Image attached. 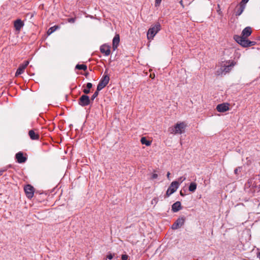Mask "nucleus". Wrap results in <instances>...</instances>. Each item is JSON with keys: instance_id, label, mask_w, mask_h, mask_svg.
<instances>
[{"instance_id": "f257e3e1", "label": "nucleus", "mask_w": 260, "mask_h": 260, "mask_svg": "<svg viewBox=\"0 0 260 260\" xmlns=\"http://www.w3.org/2000/svg\"><path fill=\"white\" fill-rule=\"evenodd\" d=\"M24 190L26 197L29 199H31L34 196L35 198L38 199V196L43 194L38 190L35 191L33 186L29 184L24 186Z\"/></svg>"}, {"instance_id": "f03ea898", "label": "nucleus", "mask_w": 260, "mask_h": 260, "mask_svg": "<svg viewBox=\"0 0 260 260\" xmlns=\"http://www.w3.org/2000/svg\"><path fill=\"white\" fill-rule=\"evenodd\" d=\"M234 39L237 43L243 48H247L256 44V42L255 41H251L248 38H241L237 35L234 36Z\"/></svg>"}, {"instance_id": "7ed1b4c3", "label": "nucleus", "mask_w": 260, "mask_h": 260, "mask_svg": "<svg viewBox=\"0 0 260 260\" xmlns=\"http://www.w3.org/2000/svg\"><path fill=\"white\" fill-rule=\"evenodd\" d=\"M161 29V26L159 22H156L154 25H151V26L148 29L147 32L148 40H153L156 34Z\"/></svg>"}, {"instance_id": "20e7f679", "label": "nucleus", "mask_w": 260, "mask_h": 260, "mask_svg": "<svg viewBox=\"0 0 260 260\" xmlns=\"http://www.w3.org/2000/svg\"><path fill=\"white\" fill-rule=\"evenodd\" d=\"M187 125L185 122H177L173 127L169 128L171 133L174 134H181L185 132V129Z\"/></svg>"}, {"instance_id": "39448f33", "label": "nucleus", "mask_w": 260, "mask_h": 260, "mask_svg": "<svg viewBox=\"0 0 260 260\" xmlns=\"http://www.w3.org/2000/svg\"><path fill=\"white\" fill-rule=\"evenodd\" d=\"M107 72V70H106L104 74L102 76L97 85L98 90H101L108 84L110 80V77Z\"/></svg>"}, {"instance_id": "423d86ee", "label": "nucleus", "mask_w": 260, "mask_h": 260, "mask_svg": "<svg viewBox=\"0 0 260 260\" xmlns=\"http://www.w3.org/2000/svg\"><path fill=\"white\" fill-rule=\"evenodd\" d=\"M180 184V183H179L178 181H173L169 186L166 194L164 195V198H167L174 193L179 187Z\"/></svg>"}, {"instance_id": "0eeeda50", "label": "nucleus", "mask_w": 260, "mask_h": 260, "mask_svg": "<svg viewBox=\"0 0 260 260\" xmlns=\"http://www.w3.org/2000/svg\"><path fill=\"white\" fill-rule=\"evenodd\" d=\"M236 64V62L234 60L226 61L225 63H224L220 68L221 74L225 75L226 73H229L232 69V68Z\"/></svg>"}, {"instance_id": "6e6552de", "label": "nucleus", "mask_w": 260, "mask_h": 260, "mask_svg": "<svg viewBox=\"0 0 260 260\" xmlns=\"http://www.w3.org/2000/svg\"><path fill=\"white\" fill-rule=\"evenodd\" d=\"M78 103L80 106L83 107L88 105H91L92 104L89 96L86 94H84L79 98L78 100Z\"/></svg>"}, {"instance_id": "1a4fd4ad", "label": "nucleus", "mask_w": 260, "mask_h": 260, "mask_svg": "<svg viewBox=\"0 0 260 260\" xmlns=\"http://www.w3.org/2000/svg\"><path fill=\"white\" fill-rule=\"evenodd\" d=\"M245 190L250 197H252L254 195L255 193L260 191V184H255L250 186L249 188H245Z\"/></svg>"}, {"instance_id": "9d476101", "label": "nucleus", "mask_w": 260, "mask_h": 260, "mask_svg": "<svg viewBox=\"0 0 260 260\" xmlns=\"http://www.w3.org/2000/svg\"><path fill=\"white\" fill-rule=\"evenodd\" d=\"M185 219L186 218L184 216L179 217L172 225V229L175 230L180 228L184 224Z\"/></svg>"}, {"instance_id": "9b49d317", "label": "nucleus", "mask_w": 260, "mask_h": 260, "mask_svg": "<svg viewBox=\"0 0 260 260\" xmlns=\"http://www.w3.org/2000/svg\"><path fill=\"white\" fill-rule=\"evenodd\" d=\"M28 135L31 140H40L39 130L37 128H33L29 130L28 132Z\"/></svg>"}, {"instance_id": "f8f14e48", "label": "nucleus", "mask_w": 260, "mask_h": 260, "mask_svg": "<svg viewBox=\"0 0 260 260\" xmlns=\"http://www.w3.org/2000/svg\"><path fill=\"white\" fill-rule=\"evenodd\" d=\"M16 161L19 164H23L25 162L27 159L26 156L24 155V153L22 151H19L15 154V156Z\"/></svg>"}, {"instance_id": "ddd939ff", "label": "nucleus", "mask_w": 260, "mask_h": 260, "mask_svg": "<svg viewBox=\"0 0 260 260\" xmlns=\"http://www.w3.org/2000/svg\"><path fill=\"white\" fill-rule=\"evenodd\" d=\"M230 104L228 103H223L218 104L216 106V110L220 113L225 112L230 110Z\"/></svg>"}, {"instance_id": "4468645a", "label": "nucleus", "mask_w": 260, "mask_h": 260, "mask_svg": "<svg viewBox=\"0 0 260 260\" xmlns=\"http://www.w3.org/2000/svg\"><path fill=\"white\" fill-rule=\"evenodd\" d=\"M28 64L29 61L28 60H25L23 63L20 64L15 73V76L17 77L19 75L22 74L24 72V70L28 65Z\"/></svg>"}, {"instance_id": "2eb2a0df", "label": "nucleus", "mask_w": 260, "mask_h": 260, "mask_svg": "<svg viewBox=\"0 0 260 260\" xmlns=\"http://www.w3.org/2000/svg\"><path fill=\"white\" fill-rule=\"evenodd\" d=\"M252 28L250 26H247L244 28L242 31L241 36L240 37L243 38H248L252 34Z\"/></svg>"}, {"instance_id": "dca6fc26", "label": "nucleus", "mask_w": 260, "mask_h": 260, "mask_svg": "<svg viewBox=\"0 0 260 260\" xmlns=\"http://www.w3.org/2000/svg\"><path fill=\"white\" fill-rule=\"evenodd\" d=\"M111 47L106 44L102 45L100 47V51L105 56H108L111 53Z\"/></svg>"}, {"instance_id": "f3484780", "label": "nucleus", "mask_w": 260, "mask_h": 260, "mask_svg": "<svg viewBox=\"0 0 260 260\" xmlns=\"http://www.w3.org/2000/svg\"><path fill=\"white\" fill-rule=\"evenodd\" d=\"M93 86V84L90 82H88L86 84H84L82 87V91L84 93V94L87 95L88 94L90 93V89L92 88Z\"/></svg>"}, {"instance_id": "a211bd4d", "label": "nucleus", "mask_w": 260, "mask_h": 260, "mask_svg": "<svg viewBox=\"0 0 260 260\" xmlns=\"http://www.w3.org/2000/svg\"><path fill=\"white\" fill-rule=\"evenodd\" d=\"M120 42V36L119 34H116L112 40V48L113 50H115Z\"/></svg>"}, {"instance_id": "6ab92c4d", "label": "nucleus", "mask_w": 260, "mask_h": 260, "mask_svg": "<svg viewBox=\"0 0 260 260\" xmlns=\"http://www.w3.org/2000/svg\"><path fill=\"white\" fill-rule=\"evenodd\" d=\"M246 7V5L243 4L240 2L238 6L236 7V11L235 13V15L236 16H239L242 14L243 12L244 11L245 8Z\"/></svg>"}, {"instance_id": "aec40b11", "label": "nucleus", "mask_w": 260, "mask_h": 260, "mask_svg": "<svg viewBox=\"0 0 260 260\" xmlns=\"http://www.w3.org/2000/svg\"><path fill=\"white\" fill-rule=\"evenodd\" d=\"M24 25V22L20 19H16L14 22V26L16 31H19Z\"/></svg>"}, {"instance_id": "412c9836", "label": "nucleus", "mask_w": 260, "mask_h": 260, "mask_svg": "<svg viewBox=\"0 0 260 260\" xmlns=\"http://www.w3.org/2000/svg\"><path fill=\"white\" fill-rule=\"evenodd\" d=\"M181 202L177 201L172 205V211L173 212H177L182 209Z\"/></svg>"}, {"instance_id": "4be33fe9", "label": "nucleus", "mask_w": 260, "mask_h": 260, "mask_svg": "<svg viewBox=\"0 0 260 260\" xmlns=\"http://www.w3.org/2000/svg\"><path fill=\"white\" fill-rule=\"evenodd\" d=\"M140 141L142 144L145 145L146 146H150V145L151 144V141L148 140L145 137H142Z\"/></svg>"}, {"instance_id": "5701e85b", "label": "nucleus", "mask_w": 260, "mask_h": 260, "mask_svg": "<svg viewBox=\"0 0 260 260\" xmlns=\"http://www.w3.org/2000/svg\"><path fill=\"white\" fill-rule=\"evenodd\" d=\"M197 187V184L194 182H192L190 183L189 187H188V190L189 191L191 192H194Z\"/></svg>"}, {"instance_id": "b1692460", "label": "nucleus", "mask_w": 260, "mask_h": 260, "mask_svg": "<svg viewBox=\"0 0 260 260\" xmlns=\"http://www.w3.org/2000/svg\"><path fill=\"white\" fill-rule=\"evenodd\" d=\"M87 69V67L85 64L82 63V64H79L78 63L76 64L75 67L76 70H83L84 71H85Z\"/></svg>"}, {"instance_id": "393cba45", "label": "nucleus", "mask_w": 260, "mask_h": 260, "mask_svg": "<svg viewBox=\"0 0 260 260\" xmlns=\"http://www.w3.org/2000/svg\"><path fill=\"white\" fill-rule=\"evenodd\" d=\"M59 27L58 25H55L53 26H52L50 27L48 30L47 31V34L48 36L52 34L53 32H54L56 30H57L58 28H59Z\"/></svg>"}, {"instance_id": "a878e982", "label": "nucleus", "mask_w": 260, "mask_h": 260, "mask_svg": "<svg viewBox=\"0 0 260 260\" xmlns=\"http://www.w3.org/2000/svg\"><path fill=\"white\" fill-rule=\"evenodd\" d=\"M255 184L257 183L253 181V179H250L248 180V182L245 184V188H249L250 186H252L253 185H255Z\"/></svg>"}, {"instance_id": "bb28decb", "label": "nucleus", "mask_w": 260, "mask_h": 260, "mask_svg": "<svg viewBox=\"0 0 260 260\" xmlns=\"http://www.w3.org/2000/svg\"><path fill=\"white\" fill-rule=\"evenodd\" d=\"M100 91V90H98V88L96 87V89L95 91L92 94L91 98H90V99L91 101V103H93L94 100L98 96Z\"/></svg>"}, {"instance_id": "cd10ccee", "label": "nucleus", "mask_w": 260, "mask_h": 260, "mask_svg": "<svg viewBox=\"0 0 260 260\" xmlns=\"http://www.w3.org/2000/svg\"><path fill=\"white\" fill-rule=\"evenodd\" d=\"M242 169V167H238L236 168L234 170V173L237 175H239L240 173H241V172Z\"/></svg>"}, {"instance_id": "c85d7f7f", "label": "nucleus", "mask_w": 260, "mask_h": 260, "mask_svg": "<svg viewBox=\"0 0 260 260\" xmlns=\"http://www.w3.org/2000/svg\"><path fill=\"white\" fill-rule=\"evenodd\" d=\"M114 256V254L112 253L111 252H109L107 255V258L108 259H112Z\"/></svg>"}, {"instance_id": "c756f323", "label": "nucleus", "mask_w": 260, "mask_h": 260, "mask_svg": "<svg viewBox=\"0 0 260 260\" xmlns=\"http://www.w3.org/2000/svg\"><path fill=\"white\" fill-rule=\"evenodd\" d=\"M161 1L162 0H155V7H158L160 5Z\"/></svg>"}, {"instance_id": "7c9ffc66", "label": "nucleus", "mask_w": 260, "mask_h": 260, "mask_svg": "<svg viewBox=\"0 0 260 260\" xmlns=\"http://www.w3.org/2000/svg\"><path fill=\"white\" fill-rule=\"evenodd\" d=\"M129 256L126 254H122L121 255V259L122 260H127Z\"/></svg>"}, {"instance_id": "2f4dec72", "label": "nucleus", "mask_w": 260, "mask_h": 260, "mask_svg": "<svg viewBox=\"0 0 260 260\" xmlns=\"http://www.w3.org/2000/svg\"><path fill=\"white\" fill-rule=\"evenodd\" d=\"M158 177V175L156 173H152L150 179L152 180H154L156 179Z\"/></svg>"}, {"instance_id": "473e14b6", "label": "nucleus", "mask_w": 260, "mask_h": 260, "mask_svg": "<svg viewBox=\"0 0 260 260\" xmlns=\"http://www.w3.org/2000/svg\"><path fill=\"white\" fill-rule=\"evenodd\" d=\"M76 18H70L68 19V21L70 23H74Z\"/></svg>"}, {"instance_id": "72a5a7b5", "label": "nucleus", "mask_w": 260, "mask_h": 260, "mask_svg": "<svg viewBox=\"0 0 260 260\" xmlns=\"http://www.w3.org/2000/svg\"><path fill=\"white\" fill-rule=\"evenodd\" d=\"M158 201V199L157 198H154L152 201V204H153L154 203L156 204L157 203Z\"/></svg>"}, {"instance_id": "f704fd0d", "label": "nucleus", "mask_w": 260, "mask_h": 260, "mask_svg": "<svg viewBox=\"0 0 260 260\" xmlns=\"http://www.w3.org/2000/svg\"><path fill=\"white\" fill-rule=\"evenodd\" d=\"M185 190H184V192H183V191H182V190H180V196H181V197H184V196L186 195V194H185Z\"/></svg>"}, {"instance_id": "c9c22d12", "label": "nucleus", "mask_w": 260, "mask_h": 260, "mask_svg": "<svg viewBox=\"0 0 260 260\" xmlns=\"http://www.w3.org/2000/svg\"><path fill=\"white\" fill-rule=\"evenodd\" d=\"M249 1V0H241L240 3L246 5Z\"/></svg>"}, {"instance_id": "e433bc0d", "label": "nucleus", "mask_w": 260, "mask_h": 260, "mask_svg": "<svg viewBox=\"0 0 260 260\" xmlns=\"http://www.w3.org/2000/svg\"><path fill=\"white\" fill-rule=\"evenodd\" d=\"M7 171V169L0 170V176L3 175V173Z\"/></svg>"}, {"instance_id": "4c0bfd02", "label": "nucleus", "mask_w": 260, "mask_h": 260, "mask_svg": "<svg viewBox=\"0 0 260 260\" xmlns=\"http://www.w3.org/2000/svg\"><path fill=\"white\" fill-rule=\"evenodd\" d=\"M185 179V178H184L183 179V177H180V178H179V180H180V183L182 182H183Z\"/></svg>"}, {"instance_id": "58836bf2", "label": "nucleus", "mask_w": 260, "mask_h": 260, "mask_svg": "<svg viewBox=\"0 0 260 260\" xmlns=\"http://www.w3.org/2000/svg\"><path fill=\"white\" fill-rule=\"evenodd\" d=\"M84 75L86 77V78H87V77L89 76V73L88 72H85L84 74Z\"/></svg>"}, {"instance_id": "ea45409f", "label": "nucleus", "mask_w": 260, "mask_h": 260, "mask_svg": "<svg viewBox=\"0 0 260 260\" xmlns=\"http://www.w3.org/2000/svg\"><path fill=\"white\" fill-rule=\"evenodd\" d=\"M170 173L169 172H168L167 173V178H169V176H170Z\"/></svg>"}, {"instance_id": "a19ab883", "label": "nucleus", "mask_w": 260, "mask_h": 260, "mask_svg": "<svg viewBox=\"0 0 260 260\" xmlns=\"http://www.w3.org/2000/svg\"><path fill=\"white\" fill-rule=\"evenodd\" d=\"M12 168V165H9V166H8L7 167V168H6V169H7V168Z\"/></svg>"}, {"instance_id": "79ce46f5", "label": "nucleus", "mask_w": 260, "mask_h": 260, "mask_svg": "<svg viewBox=\"0 0 260 260\" xmlns=\"http://www.w3.org/2000/svg\"><path fill=\"white\" fill-rule=\"evenodd\" d=\"M179 3H180V4L182 6H183V1H182V0H181V1H180L179 2Z\"/></svg>"}, {"instance_id": "37998d69", "label": "nucleus", "mask_w": 260, "mask_h": 260, "mask_svg": "<svg viewBox=\"0 0 260 260\" xmlns=\"http://www.w3.org/2000/svg\"><path fill=\"white\" fill-rule=\"evenodd\" d=\"M258 39L260 40V36L259 37V39Z\"/></svg>"}]
</instances>
